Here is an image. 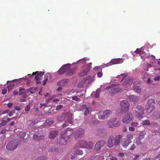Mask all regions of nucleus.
Instances as JSON below:
<instances>
[{
    "label": "nucleus",
    "mask_w": 160,
    "mask_h": 160,
    "mask_svg": "<svg viewBox=\"0 0 160 160\" xmlns=\"http://www.w3.org/2000/svg\"><path fill=\"white\" fill-rule=\"evenodd\" d=\"M123 137L121 134H119L115 137L110 136L107 140V147L108 148H112L114 146H117L119 145Z\"/></svg>",
    "instance_id": "nucleus-1"
},
{
    "label": "nucleus",
    "mask_w": 160,
    "mask_h": 160,
    "mask_svg": "<svg viewBox=\"0 0 160 160\" xmlns=\"http://www.w3.org/2000/svg\"><path fill=\"white\" fill-rule=\"evenodd\" d=\"M133 136L132 134H129L127 135L124 138H122L120 143L122 146L125 148H127L128 145L131 143V140L133 139Z\"/></svg>",
    "instance_id": "nucleus-2"
},
{
    "label": "nucleus",
    "mask_w": 160,
    "mask_h": 160,
    "mask_svg": "<svg viewBox=\"0 0 160 160\" xmlns=\"http://www.w3.org/2000/svg\"><path fill=\"white\" fill-rule=\"evenodd\" d=\"M127 74L123 73L118 75V77L119 78L122 79V84L123 86L131 84L133 82V78L131 77H128L125 78L127 76Z\"/></svg>",
    "instance_id": "nucleus-3"
},
{
    "label": "nucleus",
    "mask_w": 160,
    "mask_h": 160,
    "mask_svg": "<svg viewBox=\"0 0 160 160\" xmlns=\"http://www.w3.org/2000/svg\"><path fill=\"white\" fill-rule=\"evenodd\" d=\"M155 104V102L154 99L152 98L148 99L147 104L146 106V108L148 112H151L154 109Z\"/></svg>",
    "instance_id": "nucleus-4"
},
{
    "label": "nucleus",
    "mask_w": 160,
    "mask_h": 160,
    "mask_svg": "<svg viewBox=\"0 0 160 160\" xmlns=\"http://www.w3.org/2000/svg\"><path fill=\"white\" fill-rule=\"evenodd\" d=\"M116 84L113 86L107 87L105 89H108V93L111 95H113L117 93L120 92L122 91V88H116Z\"/></svg>",
    "instance_id": "nucleus-5"
},
{
    "label": "nucleus",
    "mask_w": 160,
    "mask_h": 160,
    "mask_svg": "<svg viewBox=\"0 0 160 160\" xmlns=\"http://www.w3.org/2000/svg\"><path fill=\"white\" fill-rule=\"evenodd\" d=\"M20 142V140H12L8 142L7 145V148L9 150H13L16 148L18 143Z\"/></svg>",
    "instance_id": "nucleus-6"
},
{
    "label": "nucleus",
    "mask_w": 160,
    "mask_h": 160,
    "mask_svg": "<svg viewBox=\"0 0 160 160\" xmlns=\"http://www.w3.org/2000/svg\"><path fill=\"white\" fill-rule=\"evenodd\" d=\"M144 108L141 105H138L135 108L134 113L135 116L138 118H142L144 113Z\"/></svg>",
    "instance_id": "nucleus-7"
},
{
    "label": "nucleus",
    "mask_w": 160,
    "mask_h": 160,
    "mask_svg": "<svg viewBox=\"0 0 160 160\" xmlns=\"http://www.w3.org/2000/svg\"><path fill=\"white\" fill-rule=\"evenodd\" d=\"M112 113L110 110H106L104 111H100L98 113V118L99 119L104 120L106 119Z\"/></svg>",
    "instance_id": "nucleus-8"
},
{
    "label": "nucleus",
    "mask_w": 160,
    "mask_h": 160,
    "mask_svg": "<svg viewBox=\"0 0 160 160\" xmlns=\"http://www.w3.org/2000/svg\"><path fill=\"white\" fill-rule=\"evenodd\" d=\"M120 105L122 112H126L128 111L130 104L128 101L126 100L122 101L120 103Z\"/></svg>",
    "instance_id": "nucleus-9"
},
{
    "label": "nucleus",
    "mask_w": 160,
    "mask_h": 160,
    "mask_svg": "<svg viewBox=\"0 0 160 160\" xmlns=\"http://www.w3.org/2000/svg\"><path fill=\"white\" fill-rule=\"evenodd\" d=\"M133 118L132 114L131 112H129L124 116L122 119V122L124 123H128L131 122Z\"/></svg>",
    "instance_id": "nucleus-10"
},
{
    "label": "nucleus",
    "mask_w": 160,
    "mask_h": 160,
    "mask_svg": "<svg viewBox=\"0 0 160 160\" xmlns=\"http://www.w3.org/2000/svg\"><path fill=\"white\" fill-rule=\"evenodd\" d=\"M105 144V142L102 140H100L95 144L94 146V150L96 152L100 151L102 147Z\"/></svg>",
    "instance_id": "nucleus-11"
},
{
    "label": "nucleus",
    "mask_w": 160,
    "mask_h": 160,
    "mask_svg": "<svg viewBox=\"0 0 160 160\" xmlns=\"http://www.w3.org/2000/svg\"><path fill=\"white\" fill-rule=\"evenodd\" d=\"M60 133L66 137H68V139H69L70 137L73 133V130L72 129L68 128L62 131Z\"/></svg>",
    "instance_id": "nucleus-12"
},
{
    "label": "nucleus",
    "mask_w": 160,
    "mask_h": 160,
    "mask_svg": "<svg viewBox=\"0 0 160 160\" xmlns=\"http://www.w3.org/2000/svg\"><path fill=\"white\" fill-rule=\"evenodd\" d=\"M141 83L138 81H136L133 83L134 90L137 92H140L141 91Z\"/></svg>",
    "instance_id": "nucleus-13"
},
{
    "label": "nucleus",
    "mask_w": 160,
    "mask_h": 160,
    "mask_svg": "<svg viewBox=\"0 0 160 160\" xmlns=\"http://www.w3.org/2000/svg\"><path fill=\"white\" fill-rule=\"evenodd\" d=\"M116 119L111 120L108 122V124L109 128H112L115 127L119 126L120 125L119 122L116 121Z\"/></svg>",
    "instance_id": "nucleus-14"
},
{
    "label": "nucleus",
    "mask_w": 160,
    "mask_h": 160,
    "mask_svg": "<svg viewBox=\"0 0 160 160\" xmlns=\"http://www.w3.org/2000/svg\"><path fill=\"white\" fill-rule=\"evenodd\" d=\"M151 117L153 120L160 122V111H157L153 112Z\"/></svg>",
    "instance_id": "nucleus-15"
},
{
    "label": "nucleus",
    "mask_w": 160,
    "mask_h": 160,
    "mask_svg": "<svg viewBox=\"0 0 160 160\" xmlns=\"http://www.w3.org/2000/svg\"><path fill=\"white\" fill-rule=\"evenodd\" d=\"M60 141L59 143L62 145L66 144L67 142L69 140L68 137H66L64 135H62L60 133Z\"/></svg>",
    "instance_id": "nucleus-16"
},
{
    "label": "nucleus",
    "mask_w": 160,
    "mask_h": 160,
    "mask_svg": "<svg viewBox=\"0 0 160 160\" xmlns=\"http://www.w3.org/2000/svg\"><path fill=\"white\" fill-rule=\"evenodd\" d=\"M123 62V60L122 58H115L112 59L109 63L108 65H111L113 64H120Z\"/></svg>",
    "instance_id": "nucleus-17"
},
{
    "label": "nucleus",
    "mask_w": 160,
    "mask_h": 160,
    "mask_svg": "<svg viewBox=\"0 0 160 160\" xmlns=\"http://www.w3.org/2000/svg\"><path fill=\"white\" fill-rule=\"evenodd\" d=\"M90 69V68L89 67L85 68L79 73L78 74L79 76L83 77L86 75Z\"/></svg>",
    "instance_id": "nucleus-18"
},
{
    "label": "nucleus",
    "mask_w": 160,
    "mask_h": 160,
    "mask_svg": "<svg viewBox=\"0 0 160 160\" xmlns=\"http://www.w3.org/2000/svg\"><path fill=\"white\" fill-rule=\"evenodd\" d=\"M70 80L68 79H64L59 81L57 83V85L60 86H63L69 82Z\"/></svg>",
    "instance_id": "nucleus-19"
},
{
    "label": "nucleus",
    "mask_w": 160,
    "mask_h": 160,
    "mask_svg": "<svg viewBox=\"0 0 160 160\" xmlns=\"http://www.w3.org/2000/svg\"><path fill=\"white\" fill-rule=\"evenodd\" d=\"M68 112L63 113L57 116V118L58 121H61L64 120L67 117Z\"/></svg>",
    "instance_id": "nucleus-20"
},
{
    "label": "nucleus",
    "mask_w": 160,
    "mask_h": 160,
    "mask_svg": "<svg viewBox=\"0 0 160 160\" xmlns=\"http://www.w3.org/2000/svg\"><path fill=\"white\" fill-rule=\"evenodd\" d=\"M58 132L56 130H54L51 131L48 136L49 138L54 139L58 134Z\"/></svg>",
    "instance_id": "nucleus-21"
},
{
    "label": "nucleus",
    "mask_w": 160,
    "mask_h": 160,
    "mask_svg": "<svg viewBox=\"0 0 160 160\" xmlns=\"http://www.w3.org/2000/svg\"><path fill=\"white\" fill-rule=\"evenodd\" d=\"M83 110L84 111V114L85 116L88 115L91 110V108L86 105H83Z\"/></svg>",
    "instance_id": "nucleus-22"
},
{
    "label": "nucleus",
    "mask_w": 160,
    "mask_h": 160,
    "mask_svg": "<svg viewBox=\"0 0 160 160\" xmlns=\"http://www.w3.org/2000/svg\"><path fill=\"white\" fill-rule=\"evenodd\" d=\"M33 139L36 141H39L42 140L44 139L45 137L44 135L38 136L36 134H34L32 137Z\"/></svg>",
    "instance_id": "nucleus-23"
},
{
    "label": "nucleus",
    "mask_w": 160,
    "mask_h": 160,
    "mask_svg": "<svg viewBox=\"0 0 160 160\" xmlns=\"http://www.w3.org/2000/svg\"><path fill=\"white\" fill-rule=\"evenodd\" d=\"M73 115L68 112V114L67 115V117H68V119H66V121L69 122L70 124H72L73 122L72 121L73 119Z\"/></svg>",
    "instance_id": "nucleus-24"
},
{
    "label": "nucleus",
    "mask_w": 160,
    "mask_h": 160,
    "mask_svg": "<svg viewBox=\"0 0 160 160\" xmlns=\"http://www.w3.org/2000/svg\"><path fill=\"white\" fill-rule=\"evenodd\" d=\"M129 99L131 102H137L138 101L139 98L138 96L133 95L130 96Z\"/></svg>",
    "instance_id": "nucleus-25"
},
{
    "label": "nucleus",
    "mask_w": 160,
    "mask_h": 160,
    "mask_svg": "<svg viewBox=\"0 0 160 160\" xmlns=\"http://www.w3.org/2000/svg\"><path fill=\"white\" fill-rule=\"evenodd\" d=\"M84 133V130L82 128H79L75 132V135L77 137H80Z\"/></svg>",
    "instance_id": "nucleus-26"
},
{
    "label": "nucleus",
    "mask_w": 160,
    "mask_h": 160,
    "mask_svg": "<svg viewBox=\"0 0 160 160\" xmlns=\"http://www.w3.org/2000/svg\"><path fill=\"white\" fill-rule=\"evenodd\" d=\"M80 147L83 148H87L88 147V143L84 140H82L79 142Z\"/></svg>",
    "instance_id": "nucleus-27"
},
{
    "label": "nucleus",
    "mask_w": 160,
    "mask_h": 160,
    "mask_svg": "<svg viewBox=\"0 0 160 160\" xmlns=\"http://www.w3.org/2000/svg\"><path fill=\"white\" fill-rule=\"evenodd\" d=\"M44 74V72H39V71H36L35 72H33L32 75H36V76L35 77V78H37L38 77H41V78L42 76Z\"/></svg>",
    "instance_id": "nucleus-28"
},
{
    "label": "nucleus",
    "mask_w": 160,
    "mask_h": 160,
    "mask_svg": "<svg viewBox=\"0 0 160 160\" xmlns=\"http://www.w3.org/2000/svg\"><path fill=\"white\" fill-rule=\"evenodd\" d=\"M75 69L76 68L74 67L68 70L66 73L67 75L69 76L72 75L75 73Z\"/></svg>",
    "instance_id": "nucleus-29"
},
{
    "label": "nucleus",
    "mask_w": 160,
    "mask_h": 160,
    "mask_svg": "<svg viewBox=\"0 0 160 160\" xmlns=\"http://www.w3.org/2000/svg\"><path fill=\"white\" fill-rule=\"evenodd\" d=\"M58 148L52 147L48 149V152H52L56 153L58 152Z\"/></svg>",
    "instance_id": "nucleus-30"
},
{
    "label": "nucleus",
    "mask_w": 160,
    "mask_h": 160,
    "mask_svg": "<svg viewBox=\"0 0 160 160\" xmlns=\"http://www.w3.org/2000/svg\"><path fill=\"white\" fill-rule=\"evenodd\" d=\"M100 91V88H98L96 91L95 92L93 93L92 94V95H94V97L95 98H97L99 96V94Z\"/></svg>",
    "instance_id": "nucleus-31"
},
{
    "label": "nucleus",
    "mask_w": 160,
    "mask_h": 160,
    "mask_svg": "<svg viewBox=\"0 0 160 160\" xmlns=\"http://www.w3.org/2000/svg\"><path fill=\"white\" fill-rule=\"evenodd\" d=\"M151 125L155 127L156 128H157L158 129L157 131L158 132H160V125H158V123L156 122H152L151 123Z\"/></svg>",
    "instance_id": "nucleus-32"
},
{
    "label": "nucleus",
    "mask_w": 160,
    "mask_h": 160,
    "mask_svg": "<svg viewBox=\"0 0 160 160\" xmlns=\"http://www.w3.org/2000/svg\"><path fill=\"white\" fill-rule=\"evenodd\" d=\"M141 124L143 126L149 125L150 124V122L149 120H146L143 121Z\"/></svg>",
    "instance_id": "nucleus-33"
},
{
    "label": "nucleus",
    "mask_w": 160,
    "mask_h": 160,
    "mask_svg": "<svg viewBox=\"0 0 160 160\" xmlns=\"http://www.w3.org/2000/svg\"><path fill=\"white\" fill-rule=\"evenodd\" d=\"M62 66H64V70H65L66 72L67 71H68L70 68V64H66L63 65Z\"/></svg>",
    "instance_id": "nucleus-34"
},
{
    "label": "nucleus",
    "mask_w": 160,
    "mask_h": 160,
    "mask_svg": "<svg viewBox=\"0 0 160 160\" xmlns=\"http://www.w3.org/2000/svg\"><path fill=\"white\" fill-rule=\"evenodd\" d=\"M136 54H143L144 52V51L142 50L141 49L137 48L134 52Z\"/></svg>",
    "instance_id": "nucleus-35"
},
{
    "label": "nucleus",
    "mask_w": 160,
    "mask_h": 160,
    "mask_svg": "<svg viewBox=\"0 0 160 160\" xmlns=\"http://www.w3.org/2000/svg\"><path fill=\"white\" fill-rule=\"evenodd\" d=\"M102 68L101 66H97L94 67L93 70L94 71H102Z\"/></svg>",
    "instance_id": "nucleus-36"
},
{
    "label": "nucleus",
    "mask_w": 160,
    "mask_h": 160,
    "mask_svg": "<svg viewBox=\"0 0 160 160\" xmlns=\"http://www.w3.org/2000/svg\"><path fill=\"white\" fill-rule=\"evenodd\" d=\"M64 66H62L58 71V73L59 74H62L65 72V70H64Z\"/></svg>",
    "instance_id": "nucleus-37"
},
{
    "label": "nucleus",
    "mask_w": 160,
    "mask_h": 160,
    "mask_svg": "<svg viewBox=\"0 0 160 160\" xmlns=\"http://www.w3.org/2000/svg\"><path fill=\"white\" fill-rule=\"evenodd\" d=\"M36 160H48V158L45 156H41L38 157Z\"/></svg>",
    "instance_id": "nucleus-38"
},
{
    "label": "nucleus",
    "mask_w": 160,
    "mask_h": 160,
    "mask_svg": "<svg viewBox=\"0 0 160 160\" xmlns=\"http://www.w3.org/2000/svg\"><path fill=\"white\" fill-rule=\"evenodd\" d=\"M71 98H72V100H75L76 101H80V99L78 97L76 96H72L71 97Z\"/></svg>",
    "instance_id": "nucleus-39"
},
{
    "label": "nucleus",
    "mask_w": 160,
    "mask_h": 160,
    "mask_svg": "<svg viewBox=\"0 0 160 160\" xmlns=\"http://www.w3.org/2000/svg\"><path fill=\"white\" fill-rule=\"evenodd\" d=\"M75 153L79 155H82L83 153V152L82 150H79V149H77L75 151Z\"/></svg>",
    "instance_id": "nucleus-40"
},
{
    "label": "nucleus",
    "mask_w": 160,
    "mask_h": 160,
    "mask_svg": "<svg viewBox=\"0 0 160 160\" xmlns=\"http://www.w3.org/2000/svg\"><path fill=\"white\" fill-rule=\"evenodd\" d=\"M25 90V88H20V89L19 90V92H20L19 93V94H24V93H26L25 92V91H24Z\"/></svg>",
    "instance_id": "nucleus-41"
},
{
    "label": "nucleus",
    "mask_w": 160,
    "mask_h": 160,
    "mask_svg": "<svg viewBox=\"0 0 160 160\" xmlns=\"http://www.w3.org/2000/svg\"><path fill=\"white\" fill-rule=\"evenodd\" d=\"M29 92H30L32 94H33L34 93V90H33L32 88H29L28 89L25 90V92L27 93Z\"/></svg>",
    "instance_id": "nucleus-42"
},
{
    "label": "nucleus",
    "mask_w": 160,
    "mask_h": 160,
    "mask_svg": "<svg viewBox=\"0 0 160 160\" xmlns=\"http://www.w3.org/2000/svg\"><path fill=\"white\" fill-rule=\"evenodd\" d=\"M41 77H38L37 78H35V79L36 81V83L37 84H39V83H41Z\"/></svg>",
    "instance_id": "nucleus-43"
},
{
    "label": "nucleus",
    "mask_w": 160,
    "mask_h": 160,
    "mask_svg": "<svg viewBox=\"0 0 160 160\" xmlns=\"http://www.w3.org/2000/svg\"><path fill=\"white\" fill-rule=\"evenodd\" d=\"M27 123L28 125L30 126L32 125H33L34 124V122L32 121L31 120H29L27 122Z\"/></svg>",
    "instance_id": "nucleus-44"
},
{
    "label": "nucleus",
    "mask_w": 160,
    "mask_h": 160,
    "mask_svg": "<svg viewBox=\"0 0 160 160\" xmlns=\"http://www.w3.org/2000/svg\"><path fill=\"white\" fill-rule=\"evenodd\" d=\"M76 95L78 97H80L83 95L82 92L81 91H79L76 92Z\"/></svg>",
    "instance_id": "nucleus-45"
},
{
    "label": "nucleus",
    "mask_w": 160,
    "mask_h": 160,
    "mask_svg": "<svg viewBox=\"0 0 160 160\" xmlns=\"http://www.w3.org/2000/svg\"><path fill=\"white\" fill-rule=\"evenodd\" d=\"M136 143L137 145L140 144L141 143V139L139 137H138L136 139Z\"/></svg>",
    "instance_id": "nucleus-46"
},
{
    "label": "nucleus",
    "mask_w": 160,
    "mask_h": 160,
    "mask_svg": "<svg viewBox=\"0 0 160 160\" xmlns=\"http://www.w3.org/2000/svg\"><path fill=\"white\" fill-rule=\"evenodd\" d=\"M63 107V106L62 105H58L56 107V110H59L61 108Z\"/></svg>",
    "instance_id": "nucleus-47"
},
{
    "label": "nucleus",
    "mask_w": 160,
    "mask_h": 160,
    "mask_svg": "<svg viewBox=\"0 0 160 160\" xmlns=\"http://www.w3.org/2000/svg\"><path fill=\"white\" fill-rule=\"evenodd\" d=\"M131 125L133 127H137L138 125V123L137 122H132L131 123Z\"/></svg>",
    "instance_id": "nucleus-48"
},
{
    "label": "nucleus",
    "mask_w": 160,
    "mask_h": 160,
    "mask_svg": "<svg viewBox=\"0 0 160 160\" xmlns=\"http://www.w3.org/2000/svg\"><path fill=\"white\" fill-rule=\"evenodd\" d=\"M30 104H28L25 108V110L26 112H28L30 110Z\"/></svg>",
    "instance_id": "nucleus-49"
},
{
    "label": "nucleus",
    "mask_w": 160,
    "mask_h": 160,
    "mask_svg": "<svg viewBox=\"0 0 160 160\" xmlns=\"http://www.w3.org/2000/svg\"><path fill=\"white\" fill-rule=\"evenodd\" d=\"M136 145L135 144H133L132 146H131V147H130V148H129V149L130 150H131V151H133V150L135 148H136Z\"/></svg>",
    "instance_id": "nucleus-50"
},
{
    "label": "nucleus",
    "mask_w": 160,
    "mask_h": 160,
    "mask_svg": "<svg viewBox=\"0 0 160 160\" xmlns=\"http://www.w3.org/2000/svg\"><path fill=\"white\" fill-rule=\"evenodd\" d=\"M15 113V111L14 110H12L11 112H10L8 114V115L10 117L12 116Z\"/></svg>",
    "instance_id": "nucleus-51"
},
{
    "label": "nucleus",
    "mask_w": 160,
    "mask_h": 160,
    "mask_svg": "<svg viewBox=\"0 0 160 160\" xmlns=\"http://www.w3.org/2000/svg\"><path fill=\"white\" fill-rule=\"evenodd\" d=\"M48 80V77L47 76H45V78L43 80V85H44L47 82Z\"/></svg>",
    "instance_id": "nucleus-52"
},
{
    "label": "nucleus",
    "mask_w": 160,
    "mask_h": 160,
    "mask_svg": "<svg viewBox=\"0 0 160 160\" xmlns=\"http://www.w3.org/2000/svg\"><path fill=\"white\" fill-rule=\"evenodd\" d=\"M69 123L67 121H65V122L62 125L63 127H65L69 125Z\"/></svg>",
    "instance_id": "nucleus-53"
},
{
    "label": "nucleus",
    "mask_w": 160,
    "mask_h": 160,
    "mask_svg": "<svg viewBox=\"0 0 160 160\" xmlns=\"http://www.w3.org/2000/svg\"><path fill=\"white\" fill-rule=\"evenodd\" d=\"M98 72L97 73V76L99 78H101L102 76V71H98Z\"/></svg>",
    "instance_id": "nucleus-54"
},
{
    "label": "nucleus",
    "mask_w": 160,
    "mask_h": 160,
    "mask_svg": "<svg viewBox=\"0 0 160 160\" xmlns=\"http://www.w3.org/2000/svg\"><path fill=\"white\" fill-rule=\"evenodd\" d=\"M93 142H90V144L89 145H88V147L89 148L91 149L92 148L93 146Z\"/></svg>",
    "instance_id": "nucleus-55"
},
{
    "label": "nucleus",
    "mask_w": 160,
    "mask_h": 160,
    "mask_svg": "<svg viewBox=\"0 0 160 160\" xmlns=\"http://www.w3.org/2000/svg\"><path fill=\"white\" fill-rule=\"evenodd\" d=\"M1 123H2V125L3 126H4L6 125L7 123V121L5 120H3L1 121Z\"/></svg>",
    "instance_id": "nucleus-56"
},
{
    "label": "nucleus",
    "mask_w": 160,
    "mask_h": 160,
    "mask_svg": "<svg viewBox=\"0 0 160 160\" xmlns=\"http://www.w3.org/2000/svg\"><path fill=\"white\" fill-rule=\"evenodd\" d=\"M10 111L9 109H7L3 111L2 112V114H5L8 113Z\"/></svg>",
    "instance_id": "nucleus-57"
},
{
    "label": "nucleus",
    "mask_w": 160,
    "mask_h": 160,
    "mask_svg": "<svg viewBox=\"0 0 160 160\" xmlns=\"http://www.w3.org/2000/svg\"><path fill=\"white\" fill-rule=\"evenodd\" d=\"M78 62H82L83 63H86V60L84 58H83L82 59L80 60H79L78 61Z\"/></svg>",
    "instance_id": "nucleus-58"
},
{
    "label": "nucleus",
    "mask_w": 160,
    "mask_h": 160,
    "mask_svg": "<svg viewBox=\"0 0 160 160\" xmlns=\"http://www.w3.org/2000/svg\"><path fill=\"white\" fill-rule=\"evenodd\" d=\"M7 90L6 89H3L2 91V93L3 95H4L7 93Z\"/></svg>",
    "instance_id": "nucleus-59"
},
{
    "label": "nucleus",
    "mask_w": 160,
    "mask_h": 160,
    "mask_svg": "<svg viewBox=\"0 0 160 160\" xmlns=\"http://www.w3.org/2000/svg\"><path fill=\"white\" fill-rule=\"evenodd\" d=\"M129 129L130 131H133L135 130V128L133 127H130L129 128Z\"/></svg>",
    "instance_id": "nucleus-60"
},
{
    "label": "nucleus",
    "mask_w": 160,
    "mask_h": 160,
    "mask_svg": "<svg viewBox=\"0 0 160 160\" xmlns=\"http://www.w3.org/2000/svg\"><path fill=\"white\" fill-rule=\"evenodd\" d=\"M12 105L13 103H9L7 104V106L8 108H10L12 107Z\"/></svg>",
    "instance_id": "nucleus-61"
},
{
    "label": "nucleus",
    "mask_w": 160,
    "mask_h": 160,
    "mask_svg": "<svg viewBox=\"0 0 160 160\" xmlns=\"http://www.w3.org/2000/svg\"><path fill=\"white\" fill-rule=\"evenodd\" d=\"M118 156L120 157H123L124 156V154L123 153L120 152L118 153Z\"/></svg>",
    "instance_id": "nucleus-62"
},
{
    "label": "nucleus",
    "mask_w": 160,
    "mask_h": 160,
    "mask_svg": "<svg viewBox=\"0 0 160 160\" xmlns=\"http://www.w3.org/2000/svg\"><path fill=\"white\" fill-rule=\"evenodd\" d=\"M160 79V76H157L155 77L154 78V80L155 81H158Z\"/></svg>",
    "instance_id": "nucleus-63"
},
{
    "label": "nucleus",
    "mask_w": 160,
    "mask_h": 160,
    "mask_svg": "<svg viewBox=\"0 0 160 160\" xmlns=\"http://www.w3.org/2000/svg\"><path fill=\"white\" fill-rule=\"evenodd\" d=\"M110 160H118V159L116 157H112L110 158Z\"/></svg>",
    "instance_id": "nucleus-64"
}]
</instances>
